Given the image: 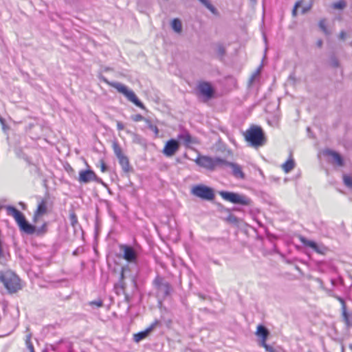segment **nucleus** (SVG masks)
Returning a JSON list of instances; mask_svg holds the SVG:
<instances>
[{
    "instance_id": "f257e3e1",
    "label": "nucleus",
    "mask_w": 352,
    "mask_h": 352,
    "mask_svg": "<svg viewBox=\"0 0 352 352\" xmlns=\"http://www.w3.org/2000/svg\"><path fill=\"white\" fill-rule=\"evenodd\" d=\"M245 141L250 146L258 148L265 144L266 138L263 129L259 126L252 125L244 133Z\"/></svg>"
},
{
    "instance_id": "f03ea898",
    "label": "nucleus",
    "mask_w": 352,
    "mask_h": 352,
    "mask_svg": "<svg viewBox=\"0 0 352 352\" xmlns=\"http://www.w3.org/2000/svg\"><path fill=\"white\" fill-rule=\"evenodd\" d=\"M0 281L10 293L21 289L19 278L10 270L0 272Z\"/></svg>"
},
{
    "instance_id": "7ed1b4c3",
    "label": "nucleus",
    "mask_w": 352,
    "mask_h": 352,
    "mask_svg": "<svg viewBox=\"0 0 352 352\" xmlns=\"http://www.w3.org/2000/svg\"><path fill=\"white\" fill-rule=\"evenodd\" d=\"M153 285L156 290L157 296L163 300L170 296L173 292L171 284L164 277L157 274L153 280Z\"/></svg>"
},
{
    "instance_id": "20e7f679",
    "label": "nucleus",
    "mask_w": 352,
    "mask_h": 352,
    "mask_svg": "<svg viewBox=\"0 0 352 352\" xmlns=\"http://www.w3.org/2000/svg\"><path fill=\"white\" fill-rule=\"evenodd\" d=\"M196 95L201 98L203 102H207L214 97L215 89L210 82L208 81H200L195 89Z\"/></svg>"
},
{
    "instance_id": "39448f33",
    "label": "nucleus",
    "mask_w": 352,
    "mask_h": 352,
    "mask_svg": "<svg viewBox=\"0 0 352 352\" xmlns=\"http://www.w3.org/2000/svg\"><path fill=\"white\" fill-rule=\"evenodd\" d=\"M108 84L115 88L118 92L122 94L128 100L133 102L137 107L142 109H145L144 104L138 99L135 94L132 90L129 89L124 85L117 82H108Z\"/></svg>"
},
{
    "instance_id": "423d86ee",
    "label": "nucleus",
    "mask_w": 352,
    "mask_h": 352,
    "mask_svg": "<svg viewBox=\"0 0 352 352\" xmlns=\"http://www.w3.org/2000/svg\"><path fill=\"white\" fill-rule=\"evenodd\" d=\"M195 162L201 167L209 170H214L217 166H223L225 160L220 157H211L203 155L199 156Z\"/></svg>"
},
{
    "instance_id": "0eeeda50",
    "label": "nucleus",
    "mask_w": 352,
    "mask_h": 352,
    "mask_svg": "<svg viewBox=\"0 0 352 352\" xmlns=\"http://www.w3.org/2000/svg\"><path fill=\"white\" fill-rule=\"evenodd\" d=\"M219 195L224 200L230 201L234 204L250 206L251 204V199L250 198L236 192L230 191H220Z\"/></svg>"
},
{
    "instance_id": "6e6552de",
    "label": "nucleus",
    "mask_w": 352,
    "mask_h": 352,
    "mask_svg": "<svg viewBox=\"0 0 352 352\" xmlns=\"http://www.w3.org/2000/svg\"><path fill=\"white\" fill-rule=\"evenodd\" d=\"M191 193L203 200L212 201L214 198L213 189L203 184L195 186Z\"/></svg>"
},
{
    "instance_id": "1a4fd4ad",
    "label": "nucleus",
    "mask_w": 352,
    "mask_h": 352,
    "mask_svg": "<svg viewBox=\"0 0 352 352\" xmlns=\"http://www.w3.org/2000/svg\"><path fill=\"white\" fill-rule=\"evenodd\" d=\"M78 182L80 184H87L91 182L104 184L102 179L99 178L95 172L91 169L81 170L79 172Z\"/></svg>"
},
{
    "instance_id": "9d476101",
    "label": "nucleus",
    "mask_w": 352,
    "mask_h": 352,
    "mask_svg": "<svg viewBox=\"0 0 352 352\" xmlns=\"http://www.w3.org/2000/svg\"><path fill=\"white\" fill-rule=\"evenodd\" d=\"M120 250L122 252V258L127 262L135 263L138 260V253L131 245L121 244L119 245Z\"/></svg>"
},
{
    "instance_id": "9b49d317",
    "label": "nucleus",
    "mask_w": 352,
    "mask_h": 352,
    "mask_svg": "<svg viewBox=\"0 0 352 352\" xmlns=\"http://www.w3.org/2000/svg\"><path fill=\"white\" fill-rule=\"evenodd\" d=\"M179 146L180 144L177 140L170 139L166 142L162 153L166 157H172L179 150Z\"/></svg>"
},
{
    "instance_id": "f8f14e48",
    "label": "nucleus",
    "mask_w": 352,
    "mask_h": 352,
    "mask_svg": "<svg viewBox=\"0 0 352 352\" xmlns=\"http://www.w3.org/2000/svg\"><path fill=\"white\" fill-rule=\"evenodd\" d=\"M177 139L183 141L186 147L190 146V144L198 143L197 138H192L188 131L184 128L181 129V132L177 135Z\"/></svg>"
},
{
    "instance_id": "ddd939ff",
    "label": "nucleus",
    "mask_w": 352,
    "mask_h": 352,
    "mask_svg": "<svg viewBox=\"0 0 352 352\" xmlns=\"http://www.w3.org/2000/svg\"><path fill=\"white\" fill-rule=\"evenodd\" d=\"M6 208L7 210V214L10 216H12L14 218L19 226L25 219L24 214L18 210L15 207L12 206H8L6 207Z\"/></svg>"
},
{
    "instance_id": "4468645a",
    "label": "nucleus",
    "mask_w": 352,
    "mask_h": 352,
    "mask_svg": "<svg viewBox=\"0 0 352 352\" xmlns=\"http://www.w3.org/2000/svg\"><path fill=\"white\" fill-rule=\"evenodd\" d=\"M6 208L7 210V214L10 216H12L14 218L19 226L25 219L24 214L18 210L15 207L12 206H8L6 207Z\"/></svg>"
},
{
    "instance_id": "2eb2a0df",
    "label": "nucleus",
    "mask_w": 352,
    "mask_h": 352,
    "mask_svg": "<svg viewBox=\"0 0 352 352\" xmlns=\"http://www.w3.org/2000/svg\"><path fill=\"white\" fill-rule=\"evenodd\" d=\"M223 166H229L232 168V173L234 177L241 179H245V174L242 170V168L238 164L230 162L225 160V162H223Z\"/></svg>"
},
{
    "instance_id": "dca6fc26",
    "label": "nucleus",
    "mask_w": 352,
    "mask_h": 352,
    "mask_svg": "<svg viewBox=\"0 0 352 352\" xmlns=\"http://www.w3.org/2000/svg\"><path fill=\"white\" fill-rule=\"evenodd\" d=\"M324 154L331 157V162L332 164H336L339 166H342L344 165L343 158L338 152L327 149L324 152Z\"/></svg>"
},
{
    "instance_id": "f3484780",
    "label": "nucleus",
    "mask_w": 352,
    "mask_h": 352,
    "mask_svg": "<svg viewBox=\"0 0 352 352\" xmlns=\"http://www.w3.org/2000/svg\"><path fill=\"white\" fill-rule=\"evenodd\" d=\"M270 332L268 329L263 325L259 324L257 327L256 335L261 338L259 341V345L261 346L266 343Z\"/></svg>"
},
{
    "instance_id": "a211bd4d",
    "label": "nucleus",
    "mask_w": 352,
    "mask_h": 352,
    "mask_svg": "<svg viewBox=\"0 0 352 352\" xmlns=\"http://www.w3.org/2000/svg\"><path fill=\"white\" fill-rule=\"evenodd\" d=\"M20 230L28 234H34L36 230V227L32 224H30L26 219L23 221V223L19 226Z\"/></svg>"
},
{
    "instance_id": "6ab92c4d",
    "label": "nucleus",
    "mask_w": 352,
    "mask_h": 352,
    "mask_svg": "<svg viewBox=\"0 0 352 352\" xmlns=\"http://www.w3.org/2000/svg\"><path fill=\"white\" fill-rule=\"evenodd\" d=\"M119 160V164L122 166V170L124 173H129L131 170V167L130 166L129 159L126 156L123 155L118 158Z\"/></svg>"
},
{
    "instance_id": "aec40b11",
    "label": "nucleus",
    "mask_w": 352,
    "mask_h": 352,
    "mask_svg": "<svg viewBox=\"0 0 352 352\" xmlns=\"http://www.w3.org/2000/svg\"><path fill=\"white\" fill-rule=\"evenodd\" d=\"M47 212V206L45 201L43 200L38 205L37 210L35 212L34 217L37 216H41L46 213Z\"/></svg>"
},
{
    "instance_id": "412c9836",
    "label": "nucleus",
    "mask_w": 352,
    "mask_h": 352,
    "mask_svg": "<svg viewBox=\"0 0 352 352\" xmlns=\"http://www.w3.org/2000/svg\"><path fill=\"white\" fill-rule=\"evenodd\" d=\"M148 330H144L133 335V340L135 342H140L141 340L145 339L150 333L148 331Z\"/></svg>"
},
{
    "instance_id": "4be33fe9",
    "label": "nucleus",
    "mask_w": 352,
    "mask_h": 352,
    "mask_svg": "<svg viewBox=\"0 0 352 352\" xmlns=\"http://www.w3.org/2000/svg\"><path fill=\"white\" fill-rule=\"evenodd\" d=\"M172 29L177 33L180 34L182 31V24L179 19H174L171 22Z\"/></svg>"
},
{
    "instance_id": "5701e85b",
    "label": "nucleus",
    "mask_w": 352,
    "mask_h": 352,
    "mask_svg": "<svg viewBox=\"0 0 352 352\" xmlns=\"http://www.w3.org/2000/svg\"><path fill=\"white\" fill-rule=\"evenodd\" d=\"M295 166V162L292 158L289 159L283 165L282 168L285 173H289Z\"/></svg>"
},
{
    "instance_id": "b1692460",
    "label": "nucleus",
    "mask_w": 352,
    "mask_h": 352,
    "mask_svg": "<svg viewBox=\"0 0 352 352\" xmlns=\"http://www.w3.org/2000/svg\"><path fill=\"white\" fill-rule=\"evenodd\" d=\"M205 7H206L212 14L218 15L219 12L214 6L208 0H199Z\"/></svg>"
},
{
    "instance_id": "393cba45",
    "label": "nucleus",
    "mask_w": 352,
    "mask_h": 352,
    "mask_svg": "<svg viewBox=\"0 0 352 352\" xmlns=\"http://www.w3.org/2000/svg\"><path fill=\"white\" fill-rule=\"evenodd\" d=\"M342 315L346 327L348 329L352 327V315H350L347 311L342 313Z\"/></svg>"
},
{
    "instance_id": "a878e982",
    "label": "nucleus",
    "mask_w": 352,
    "mask_h": 352,
    "mask_svg": "<svg viewBox=\"0 0 352 352\" xmlns=\"http://www.w3.org/2000/svg\"><path fill=\"white\" fill-rule=\"evenodd\" d=\"M216 52H217V56L220 59H222L223 58V56H225L226 52V48L223 46V45L220 44V43L217 44V48H216Z\"/></svg>"
},
{
    "instance_id": "bb28decb",
    "label": "nucleus",
    "mask_w": 352,
    "mask_h": 352,
    "mask_svg": "<svg viewBox=\"0 0 352 352\" xmlns=\"http://www.w3.org/2000/svg\"><path fill=\"white\" fill-rule=\"evenodd\" d=\"M113 152H114L116 156L118 158L124 155L122 153V151L121 147L120 146V145L118 144V143L117 142H114L113 143Z\"/></svg>"
},
{
    "instance_id": "cd10ccee",
    "label": "nucleus",
    "mask_w": 352,
    "mask_h": 352,
    "mask_svg": "<svg viewBox=\"0 0 352 352\" xmlns=\"http://www.w3.org/2000/svg\"><path fill=\"white\" fill-rule=\"evenodd\" d=\"M69 218L71 226L75 229L78 222L77 216L73 210L70 211Z\"/></svg>"
},
{
    "instance_id": "c85d7f7f",
    "label": "nucleus",
    "mask_w": 352,
    "mask_h": 352,
    "mask_svg": "<svg viewBox=\"0 0 352 352\" xmlns=\"http://www.w3.org/2000/svg\"><path fill=\"white\" fill-rule=\"evenodd\" d=\"M145 122L148 128L155 133V136H158L159 129L157 126L156 125L153 124L150 120H145Z\"/></svg>"
},
{
    "instance_id": "c756f323",
    "label": "nucleus",
    "mask_w": 352,
    "mask_h": 352,
    "mask_svg": "<svg viewBox=\"0 0 352 352\" xmlns=\"http://www.w3.org/2000/svg\"><path fill=\"white\" fill-rule=\"evenodd\" d=\"M329 64L333 68H338L340 67V61L334 54L331 56L329 59Z\"/></svg>"
},
{
    "instance_id": "7c9ffc66",
    "label": "nucleus",
    "mask_w": 352,
    "mask_h": 352,
    "mask_svg": "<svg viewBox=\"0 0 352 352\" xmlns=\"http://www.w3.org/2000/svg\"><path fill=\"white\" fill-rule=\"evenodd\" d=\"M25 344L30 352H35L34 346L31 342V334H29L26 336Z\"/></svg>"
},
{
    "instance_id": "2f4dec72",
    "label": "nucleus",
    "mask_w": 352,
    "mask_h": 352,
    "mask_svg": "<svg viewBox=\"0 0 352 352\" xmlns=\"http://www.w3.org/2000/svg\"><path fill=\"white\" fill-rule=\"evenodd\" d=\"M302 241L303 242V243L309 247H310L311 248H312L313 250H316V251H318V245L316 242L313 241H309V240H302Z\"/></svg>"
},
{
    "instance_id": "473e14b6",
    "label": "nucleus",
    "mask_w": 352,
    "mask_h": 352,
    "mask_svg": "<svg viewBox=\"0 0 352 352\" xmlns=\"http://www.w3.org/2000/svg\"><path fill=\"white\" fill-rule=\"evenodd\" d=\"M343 182L346 187L349 188H352V177L351 176L344 175L343 176Z\"/></svg>"
},
{
    "instance_id": "72a5a7b5",
    "label": "nucleus",
    "mask_w": 352,
    "mask_h": 352,
    "mask_svg": "<svg viewBox=\"0 0 352 352\" xmlns=\"http://www.w3.org/2000/svg\"><path fill=\"white\" fill-rule=\"evenodd\" d=\"M346 3L344 0H340L333 4V8L335 9H343L346 7Z\"/></svg>"
},
{
    "instance_id": "f704fd0d",
    "label": "nucleus",
    "mask_w": 352,
    "mask_h": 352,
    "mask_svg": "<svg viewBox=\"0 0 352 352\" xmlns=\"http://www.w3.org/2000/svg\"><path fill=\"white\" fill-rule=\"evenodd\" d=\"M319 27L322 30V31L326 34V35H329L330 34V32H329V30H327V26H326V24H325V20L324 19H322V20H320V22H319Z\"/></svg>"
},
{
    "instance_id": "c9c22d12",
    "label": "nucleus",
    "mask_w": 352,
    "mask_h": 352,
    "mask_svg": "<svg viewBox=\"0 0 352 352\" xmlns=\"http://www.w3.org/2000/svg\"><path fill=\"white\" fill-rule=\"evenodd\" d=\"M160 324V322L158 320H155L149 327H148L146 329L148 330V331L151 333V332L158 325Z\"/></svg>"
},
{
    "instance_id": "e433bc0d",
    "label": "nucleus",
    "mask_w": 352,
    "mask_h": 352,
    "mask_svg": "<svg viewBox=\"0 0 352 352\" xmlns=\"http://www.w3.org/2000/svg\"><path fill=\"white\" fill-rule=\"evenodd\" d=\"M132 120L134 122H140L144 120L145 122V120H148L147 118H145L141 114H135L131 116Z\"/></svg>"
},
{
    "instance_id": "4c0bfd02",
    "label": "nucleus",
    "mask_w": 352,
    "mask_h": 352,
    "mask_svg": "<svg viewBox=\"0 0 352 352\" xmlns=\"http://www.w3.org/2000/svg\"><path fill=\"white\" fill-rule=\"evenodd\" d=\"M261 346L264 347L267 352H280V351L276 350L272 346H270L269 344H267L266 343L263 344V345H261Z\"/></svg>"
},
{
    "instance_id": "58836bf2",
    "label": "nucleus",
    "mask_w": 352,
    "mask_h": 352,
    "mask_svg": "<svg viewBox=\"0 0 352 352\" xmlns=\"http://www.w3.org/2000/svg\"><path fill=\"white\" fill-rule=\"evenodd\" d=\"M227 220L229 222L233 223H236L238 222L237 218L233 214L228 215V217H227Z\"/></svg>"
},
{
    "instance_id": "ea45409f",
    "label": "nucleus",
    "mask_w": 352,
    "mask_h": 352,
    "mask_svg": "<svg viewBox=\"0 0 352 352\" xmlns=\"http://www.w3.org/2000/svg\"><path fill=\"white\" fill-rule=\"evenodd\" d=\"M101 171L104 173L107 170V166L103 160H100Z\"/></svg>"
},
{
    "instance_id": "a19ab883",
    "label": "nucleus",
    "mask_w": 352,
    "mask_h": 352,
    "mask_svg": "<svg viewBox=\"0 0 352 352\" xmlns=\"http://www.w3.org/2000/svg\"><path fill=\"white\" fill-rule=\"evenodd\" d=\"M90 305H96L98 307H100L102 306L103 303H102V301L101 300H98L91 301L90 302Z\"/></svg>"
},
{
    "instance_id": "79ce46f5",
    "label": "nucleus",
    "mask_w": 352,
    "mask_h": 352,
    "mask_svg": "<svg viewBox=\"0 0 352 352\" xmlns=\"http://www.w3.org/2000/svg\"><path fill=\"white\" fill-rule=\"evenodd\" d=\"M300 6V1H297L294 6V8L292 10V14L294 16H296L297 14V8Z\"/></svg>"
},
{
    "instance_id": "37998d69",
    "label": "nucleus",
    "mask_w": 352,
    "mask_h": 352,
    "mask_svg": "<svg viewBox=\"0 0 352 352\" xmlns=\"http://www.w3.org/2000/svg\"><path fill=\"white\" fill-rule=\"evenodd\" d=\"M117 129L118 131H122L124 129V125L120 121L117 122Z\"/></svg>"
},
{
    "instance_id": "c03bdc74",
    "label": "nucleus",
    "mask_w": 352,
    "mask_h": 352,
    "mask_svg": "<svg viewBox=\"0 0 352 352\" xmlns=\"http://www.w3.org/2000/svg\"><path fill=\"white\" fill-rule=\"evenodd\" d=\"M341 305H342V313H344V312H346V304H345V302H344V300L343 299L342 300V302H340Z\"/></svg>"
},
{
    "instance_id": "a18cd8bd",
    "label": "nucleus",
    "mask_w": 352,
    "mask_h": 352,
    "mask_svg": "<svg viewBox=\"0 0 352 352\" xmlns=\"http://www.w3.org/2000/svg\"><path fill=\"white\" fill-rule=\"evenodd\" d=\"M124 278V270H122L120 273V283L122 284V288H124V283H123Z\"/></svg>"
},
{
    "instance_id": "49530a36",
    "label": "nucleus",
    "mask_w": 352,
    "mask_h": 352,
    "mask_svg": "<svg viewBox=\"0 0 352 352\" xmlns=\"http://www.w3.org/2000/svg\"><path fill=\"white\" fill-rule=\"evenodd\" d=\"M339 38L342 40H344L346 38V33L344 31H341L339 34Z\"/></svg>"
},
{
    "instance_id": "de8ad7c7",
    "label": "nucleus",
    "mask_w": 352,
    "mask_h": 352,
    "mask_svg": "<svg viewBox=\"0 0 352 352\" xmlns=\"http://www.w3.org/2000/svg\"><path fill=\"white\" fill-rule=\"evenodd\" d=\"M322 45H323V41L322 39H319L317 41L316 45L318 47H320V48L322 47Z\"/></svg>"
},
{
    "instance_id": "09e8293b",
    "label": "nucleus",
    "mask_w": 352,
    "mask_h": 352,
    "mask_svg": "<svg viewBox=\"0 0 352 352\" xmlns=\"http://www.w3.org/2000/svg\"><path fill=\"white\" fill-rule=\"evenodd\" d=\"M289 80H292L293 82H295L296 81V77H295V75H294V73H292L289 75Z\"/></svg>"
},
{
    "instance_id": "8fccbe9b",
    "label": "nucleus",
    "mask_w": 352,
    "mask_h": 352,
    "mask_svg": "<svg viewBox=\"0 0 352 352\" xmlns=\"http://www.w3.org/2000/svg\"><path fill=\"white\" fill-rule=\"evenodd\" d=\"M3 248H2V242L0 240V258L3 256Z\"/></svg>"
},
{
    "instance_id": "3c124183",
    "label": "nucleus",
    "mask_w": 352,
    "mask_h": 352,
    "mask_svg": "<svg viewBox=\"0 0 352 352\" xmlns=\"http://www.w3.org/2000/svg\"><path fill=\"white\" fill-rule=\"evenodd\" d=\"M72 254H73L74 256H77V255L78 254V249H76V250L73 252Z\"/></svg>"
},
{
    "instance_id": "603ef678",
    "label": "nucleus",
    "mask_w": 352,
    "mask_h": 352,
    "mask_svg": "<svg viewBox=\"0 0 352 352\" xmlns=\"http://www.w3.org/2000/svg\"><path fill=\"white\" fill-rule=\"evenodd\" d=\"M335 298L339 301V302H342V300H343V298L342 297H340V296H336Z\"/></svg>"
},
{
    "instance_id": "864d4df0",
    "label": "nucleus",
    "mask_w": 352,
    "mask_h": 352,
    "mask_svg": "<svg viewBox=\"0 0 352 352\" xmlns=\"http://www.w3.org/2000/svg\"><path fill=\"white\" fill-rule=\"evenodd\" d=\"M307 10H308L307 8H303L302 10V13L305 14Z\"/></svg>"
},
{
    "instance_id": "5fc2aeb1",
    "label": "nucleus",
    "mask_w": 352,
    "mask_h": 352,
    "mask_svg": "<svg viewBox=\"0 0 352 352\" xmlns=\"http://www.w3.org/2000/svg\"><path fill=\"white\" fill-rule=\"evenodd\" d=\"M255 75H256V74H254V75L252 76V77H251V78H250V82H252V81L254 80V77H255Z\"/></svg>"
},
{
    "instance_id": "6e6d98bb",
    "label": "nucleus",
    "mask_w": 352,
    "mask_h": 352,
    "mask_svg": "<svg viewBox=\"0 0 352 352\" xmlns=\"http://www.w3.org/2000/svg\"><path fill=\"white\" fill-rule=\"evenodd\" d=\"M349 348L350 349V350L352 351V344H349Z\"/></svg>"
},
{
    "instance_id": "4d7b16f0",
    "label": "nucleus",
    "mask_w": 352,
    "mask_h": 352,
    "mask_svg": "<svg viewBox=\"0 0 352 352\" xmlns=\"http://www.w3.org/2000/svg\"><path fill=\"white\" fill-rule=\"evenodd\" d=\"M250 1L255 3L256 2V0H250Z\"/></svg>"
},
{
    "instance_id": "13d9d810",
    "label": "nucleus",
    "mask_w": 352,
    "mask_h": 352,
    "mask_svg": "<svg viewBox=\"0 0 352 352\" xmlns=\"http://www.w3.org/2000/svg\"><path fill=\"white\" fill-rule=\"evenodd\" d=\"M342 352H344V346H342Z\"/></svg>"
},
{
    "instance_id": "bf43d9fd",
    "label": "nucleus",
    "mask_w": 352,
    "mask_h": 352,
    "mask_svg": "<svg viewBox=\"0 0 352 352\" xmlns=\"http://www.w3.org/2000/svg\"><path fill=\"white\" fill-rule=\"evenodd\" d=\"M45 227H46V226H45V224H44V225L42 226L41 229H45Z\"/></svg>"
},
{
    "instance_id": "052dcab7",
    "label": "nucleus",
    "mask_w": 352,
    "mask_h": 352,
    "mask_svg": "<svg viewBox=\"0 0 352 352\" xmlns=\"http://www.w3.org/2000/svg\"><path fill=\"white\" fill-rule=\"evenodd\" d=\"M20 204H21V206H25L24 203H22V202H21Z\"/></svg>"
},
{
    "instance_id": "680f3d73",
    "label": "nucleus",
    "mask_w": 352,
    "mask_h": 352,
    "mask_svg": "<svg viewBox=\"0 0 352 352\" xmlns=\"http://www.w3.org/2000/svg\"><path fill=\"white\" fill-rule=\"evenodd\" d=\"M20 204H21V206H25L24 203H22V202H21Z\"/></svg>"
},
{
    "instance_id": "e2e57ef3",
    "label": "nucleus",
    "mask_w": 352,
    "mask_h": 352,
    "mask_svg": "<svg viewBox=\"0 0 352 352\" xmlns=\"http://www.w3.org/2000/svg\"><path fill=\"white\" fill-rule=\"evenodd\" d=\"M3 118H0V122H3Z\"/></svg>"
},
{
    "instance_id": "0e129e2a",
    "label": "nucleus",
    "mask_w": 352,
    "mask_h": 352,
    "mask_svg": "<svg viewBox=\"0 0 352 352\" xmlns=\"http://www.w3.org/2000/svg\"><path fill=\"white\" fill-rule=\"evenodd\" d=\"M135 138H139V136L138 135H135Z\"/></svg>"
},
{
    "instance_id": "69168bd1",
    "label": "nucleus",
    "mask_w": 352,
    "mask_h": 352,
    "mask_svg": "<svg viewBox=\"0 0 352 352\" xmlns=\"http://www.w3.org/2000/svg\"><path fill=\"white\" fill-rule=\"evenodd\" d=\"M351 315H352V314Z\"/></svg>"
}]
</instances>
